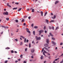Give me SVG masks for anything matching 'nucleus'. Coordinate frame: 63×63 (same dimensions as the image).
<instances>
[{"label":"nucleus","mask_w":63,"mask_h":63,"mask_svg":"<svg viewBox=\"0 0 63 63\" xmlns=\"http://www.w3.org/2000/svg\"><path fill=\"white\" fill-rule=\"evenodd\" d=\"M35 38L36 40H40L41 39V37H38L37 36H35Z\"/></svg>","instance_id":"1"},{"label":"nucleus","mask_w":63,"mask_h":63,"mask_svg":"<svg viewBox=\"0 0 63 63\" xmlns=\"http://www.w3.org/2000/svg\"><path fill=\"white\" fill-rule=\"evenodd\" d=\"M45 53H47V52H46V51H45V50H44V52H43V55H44L46 56V55H45Z\"/></svg>","instance_id":"2"},{"label":"nucleus","mask_w":63,"mask_h":63,"mask_svg":"<svg viewBox=\"0 0 63 63\" xmlns=\"http://www.w3.org/2000/svg\"><path fill=\"white\" fill-rule=\"evenodd\" d=\"M26 30H27V32H28V33H30V32L29 31V29L28 28L26 29Z\"/></svg>","instance_id":"3"},{"label":"nucleus","mask_w":63,"mask_h":63,"mask_svg":"<svg viewBox=\"0 0 63 63\" xmlns=\"http://www.w3.org/2000/svg\"><path fill=\"white\" fill-rule=\"evenodd\" d=\"M31 51L32 53H34V51H35V49L34 48L32 49L31 50Z\"/></svg>","instance_id":"4"},{"label":"nucleus","mask_w":63,"mask_h":63,"mask_svg":"<svg viewBox=\"0 0 63 63\" xmlns=\"http://www.w3.org/2000/svg\"><path fill=\"white\" fill-rule=\"evenodd\" d=\"M44 32V30H41L39 31V33H43Z\"/></svg>","instance_id":"5"},{"label":"nucleus","mask_w":63,"mask_h":63,"mask_svg":"<svg viewBox=\"0 0 63 63\" xmlns=\"http://www.w3.org/2000/svg\"><path fill=\"white\" fill-rule=\"evenodd\" d=\"M52 43L54 45H56V44L55 42H54V41H52Z\"/></svg>","instance_id":"6"},{"label":"nucleus","mask_w":63,"mask_h":63,"mask_svg":"<svg viewBox=\"0 0 63 63\" xmlns=\"http://www.w3.org/2000/svg\"><path fill=\"white\" fill-rule=\"evenodd\" d=\"M44 46L46 47H48V45L47 44H46L44 45Z\"/></svg>","instance_id":"7"},{"label":"nucleus","mask_w":63,"mask_h":63,"mask_svg":"<svg viewBox=\"0 0 63 63\" xmlns=\"http://www.w3.org/2000/svg\"><path fill=\"white\" fill-rule=\"evenodd\" d=\"M46 42L47 44H49V41L48 40H47Z\"/></svg>","instance_id":"8"},{"label":"nucleus","mask_w":63,"mask_h":63,"mask_svg":"<svg viewBox=\"0 0 63 63\" xmlns=\"http://www.w3.org/2000/svg\"><path fill=\"white\" fill-rule=\"evenodd\" d=\"M44 48L46 49V50H47V51H49V50L48 49H47V48L46 47H44Z\"/></svg>","instance_id":"9"},{"label":"nucleus","mask_w":63,"mask_h":63,"mask_svg":"<svg viewBox=\"0 0 63 63\" xmlns=\"http://www.w3.org/2000/svg\"><path fill=\"white\" fill-rule=\"evenodd\" d=\"M49 35H50L51 36V37H53V35L52 34H51V32H50L49 33Z\"/></svg>","instance_id":"10"},{"label":"nucleus","mask_w":63,"mask_h":63,"mask_svg":"<svg viewBox=\"0 0 63 63\" xmlns=\"http://www.w3.org/2000/svg\"><path fill=\"white\" fill-rule=\"evenodd\" d=\"M45 21H46V22H47V24H49V23H48V20L47 19H46Z\"/></svg>","instance_id":"11"},{"label":"nucleus","mask_w":63,"mask_h":63,"mask_svg":"<svg viewBox=\"0 0 63 63\" xmlns=\"http://www.w3.org/2000/svg\"><path fill=\"white\" fill-rule=\"evenodd\" d=\"M40 13L42 16H43V11H41L40 12Z\"/></svg>","instance_id":"12"},{"label":"nucleus","mask_w":63,"mask_h":63,"mask_svg":"<svg viewBox=\"0 0 63 63\" xmlns=\"http://www.w3.org/2000/svg\"><path fill=\"white\" fill-rule=\"evenodd\" d=\"M7 6L8 7H11V6L9 4V3H7Z\"/></svg>","instance_id":"13"},{"label":"nucleus","mask_w":63,"mask_h":63,"mask_svg":"<svg viewBox=\"0 0 63 63\" xmlns=\"http://www.w3.org/2000/svg\"><path fill=\"white\" fill-rule=\"evenodd\" d=\"M22 56H23V55H20V57L22 59L23 58V57H22Z\"/></svg>","instance_id":"14"},{"label":"nucleus","mask_w":63,"mask_h":63,"mask_svg":"<svg viewBox=\"0 0 63 63\" xmlns=\"http://www.w3.org/2000/svg\"><path fill=\"white\" fill-rule=\"evenodd\" d=\"M34 27L35 29H37V28H38V27L37 26H35Z\"/></svg>","instance_id":"15"},{"label":"nucleus","mask_w":63,"mask_h":63,"mask_svg":"<svg viewBox=\"0 0 63 63\" xmlns=\"http://www.w3.org/2000/svg\"><path fill=\"white\" fill-rule=\"evenodd\" d=\"M5 15H8V12H5Z\"/></svg>","instance_id":"16"},{"label":"nucleus","mask_w":63,"mask_h":63,"mask_svg":"<svg viewBox=\"0 0 63 63\" xmlns=\"http://www.w3.org/2000/svg\"><path fill=\"white\" fill-rule=\"evenodd\" d=\"M22 10V8H20L18 10V11H20Z\"/></svg>","instance_id":"17"},{"label":"nucleus","mask_w":63,"mask_h":63,"mask_svg":"<svg viewBox=\"0 0 63 63\" xmlns=\"http://www.w3.org/2000/svg\"><path fill=\"white\" fill-rule=\"evenodd\" d=\"M23 45V42H21L20 43V46H22Z\"/></svg>","instance_id":"18"},{"label":"nucleus","mask_w":63,"mask_h":63,"mask_svg":"<svg viewBox=\"0 0 63 63\" xmlns=\"http://www.w3.org/2000/svg\"><path fill=\"white\" fill-rule=\"evenodd\" d=\"M33 35H35V31H33Z\"/></svg>","instance_id":"19"},{"label":"nucleus","mask_w":63,"mask_h":63,"mask_svg":"<svg viewBox=\"0 0 63 63\" xmlns=\"http://www.w3.org/2000/svg\"><path fill=\"white\" fill-rule=\"evenodd\" d=\"M47 12H46L45 13V14L44 15V16H46V15H47Z\"/></svg>","instance_id":"20"},{"label":"nucleus","mask_w":63,"mask_h":63,"mask_svg":"<svg viewBox=\"0 0 63 63\" xmlns=\"http://www.w3.org/2000/svg\"><path fill=\"white\" fill-rule=\"evenodd\" d=\"M40 58H41V59H43V56H41Z\"/></svg>","instance_id":"21"},{"label":"nucleus","mask_w":63,"mask_h":63,"mask_svg":"<svg viewBox=\"0 0 63 63\" xmlns=\"http://www.w3.org/2000/svg\"><path fill=\"white\" fill-rule=\"evenodd\" d=\"M20 37H21V38H22L24 39H25V37H23V36H21Z\"/></svg>","instance_id":"22"},{"label":"nucleus","mask_w":63,"mask_h":63,"mask_svg":"<svg viewBox=\"0 0 63 63\" xmlns=\"http://www.w3.org/2000/svg\"><path fill=\"white\" fill-rule=\"evenodd\" d=\"M1 27H4V28H7V27L5 26H1Z\"/></svg>","instance_id":"23"},{"label":"nucleus","mask_w":63,"mask_h":63,"mask_svg":"<svg viewBox=\"0 0 63 63\" xmlns=\"http://www.w3.org/2000/svg\"><path fill=\"white\" fill-rule=\"evenodd\" d=\"M54 20H51L50 22V23H51V22H54Z\"/></svg>","instance_id":"24"},{"label":"nucleus","mask_w":63,"mask_h":63,"mask_svg":"<svg viewBox=\"0 0 63 63\" xmlns=\"http://www.w3.org/2000/svg\"><path fill=\"white\" fill-rule=\"evenodd\" d=\"M34 9H32V13H33V12H34Z\"/></svg>","instance_id":"25"},{"label":"nucleus","mask_w":63,"mask_h":63,"mask_svg":"<svg viewBox=\"0 0 63 63\" xmlns=\"http://www.w3.org/2000/svg\"><path fill=\"white\" fill-rule=\"evenodd\" d=\"M57 3H58V1H56L55 3V5H56V4H57Z\"/></svg>","instance_id":"26"},{"label":"nucleus","mask_w":63,"mask_h":63,"mask_svg":"<svg viewBox=\"0 0 63 63\" xmlns=\"http://www.w3.org/2000/svg\"><path fill=\"white\" fill-rule=\"evenodd\" d=\"M46 27L45 26L44 28V30H46Z\"/></svg>","instance_id":"27"},{"label":"nucleus","mask_w":63,"mask_h":63,"mask_svg":"<svg viewBox=\"0 0 63 63\" xmlns=\"http://www.w3.org/2000/svg\"><path fill=\"white\" fill-rule=\"evenodd\" d=\"M5 49H10V48L9 47H7L5 48Z\"/></svg>","instance_id":"28"},{"label":"nucleus","mask_w":63,"mask_h":63,"mask_svg":"<svg viewBox=\"0 0 63 63\" xmlns=\"http://www.w3.org/2000/svg\"><path fill=\"white\" fill-rule=\"evenodd\" d=\"M51 38L52 40H55V39L53 37H52Z\"/></svg>","instance_id":"29"},{"label":"nucleus","mask_w":63,"mask_h":63,"mask_svg":"<svg viewBox=\"0 0 63 63\" xmlns=\"http://www.w3.org/2000/svg\"><path fill=\"white\" fill-rule=\"evenodd\" d=\"M29 47L30 48L31 47V44L30 43L29 44Z\"/></svg>","instance_id":"30"},{"label":"nucleus","mask_w":63,"mask_h":63,"mask_svg":"<svg viewBox=\"0 0 63 63\" xmlns=\"http://www.w3.org/2000/svg\"><path fill=\"white\" fill-rule=\"evenodd\" d=\"M57 29H59V27H57L56 28L55 30H56Z\"/></svg>","instance_id":"31"},{"label":"nucleus","mask_w":63,"mask_h":63,"mask_svg":"<svg viewBox=\"0 0 63 63\" xmlns=\"http://www.w3.org/2000/svg\"><path fill=\"white\" fill-rule=\"evenodd\" d=\"M16 22H17V23L18 22V20H17V19L16 20Z\"/></svg>","instance_id":"32"},{"label":"nucleus","mask_w":63,"mask_h":63,"mask_svg":"<svg viewBox=\"0 0 63 63\" xmlns=\"http://www.w3.org/2000/svg\"><path fill=\"white\" fill-rule=\"evenodd\" d=\"M9 18H6V20H9Z\"/></svg>","instance_id":"33"},{"label":"nucleus","mask_w":63,"mask_h":63,"mask_svg":"<svg viewBox=\"0 0 63 63\" xmlns=\"http://www.w3.org/2000/svg\"><path fill=\"white\" fill-rule=\"evenodd\" d=\"M56 15H55L54 16V18H56Z\"/></svg>","instance_id":"34"},{"label":"nucleus","mask_w":63,"mask_h":63,"mask_svg":"<svg viewBox=\"0 0 63 63\" xmlns=\"http://www.w3.org/2000/svg\"><path fill=\"white\" fill-rule=\"evenodd\" d=\"M8 62V60H6L4 62L5 63H7Z\"/></svg>","instance_id":"35"},{"label":"nucleus","mask_w":63,"mask_h":63,"mask_svg":"<svg viewBox=\"0 0 63 63\" xmlns=\"http://www.w3.org/2000/svg\"><path fill=\"white\" fill-rule=\"evenodd\" d=\"M63 44V43H61L60 44V46L62 45Z\"/></svg>","instance_id":"36"},{"label":"nucleus","mask_w":63,"mask_h":63,"mask_svg":"<svg viewBox=\"0 0 63 63\" xmlns=\"http://www.w3.org/2000/svg\"><path fill=\"white\" fill-rule=\"evenodd\" d=\"M48 27L50 29H51V28L50 26H49Z\"/></svg>","instance_id":"37"},{"label":"nucleus","mask_w":63,"mask_h":63,"mask_svg":"<svg viewBox=\"0 0 63 63\" xmlns=\"http://www.w3.org/2000/svg\"><path fill=\"white\" fill-rule=\"evenodd\" d=\"M44 48H43L41 51V52H43V51H44Z\"/></svg>","instance_id":"38"},{"label":"nucleus","mask_w":63,"mask_h":63,"mask_svg":"<svg viewBox=\"0 0 63 63\" xmlns=\"http://www.w3.org/2000/svg\"><path fill=\"white\" fill-rule=\"evenodd\" d=\"M52 30H54V27H52Z\"/></svg>","instance_id":"39"},{"label":"nucleus","mask_w":63,"mask_h":63,"mask_svg":"<svg viewBox=\"0 0 63 63\" xmlns=\"http://www.w3.org/2000/svg\"><path fill=\"white\" fill-rule=\"evenodd\" d=\"M33 26H34V24H32L31 25L32 27H33Z\"/></svg>","instance_id":"40"},{"label":"nucleus","mask_w":63,"mask_h":63,"mask_svg":"<svg viewBox=\"0 0 63 63\" xmlns=\"http://www.w3.org/2000/svg\"><path fill=\"white\" fill-rule=\"evenodd\" d=\"M11 52L12 53H14V51L12 50H11Z\"/></svg>","instance_id":"41"},{"label":"nucleus","mask_w":63,"mask_h":63,"mask_svg":"<svg viewBox=\"0 0 63 63\" xmlns=\"http://www.w3.org/2000/svg\"><path fill=\"white\" fill-rule=\"evenodd\" d=\"M45 33H47V31L45 30Z\"/></svg>","instance_id":"42"},{"label":"nucleus","mask_w":63,"mask_h":63,"mask_svg":"<svg viewBox=\"0 0 63 63\" xmlns=\"http://www.w3.org/2000/svg\"><path fill=\"white\" fill-rule=\"evenodd\" d=\"M19 4V3L18 2H16V5H18Z\"/></svg>","instance_id":"43"},{"label":"nucleus","mask_w":63,"mask_h":63,"mask_svg":"<svg viewBox=\"0 0 63 63\" xmlns=\"http://www.w3.org/2000/svg\"><path fill=\"white\" fill-rule=\"evenodd\" d=\"M26 17H27V16H24V18H26Z\"/></svg>","instance_id":"44"},{"label":"nucleus","mask_w":63,"mask_h":63,"mask_svg":"<svg viewBox=\"0 0 63 63\" xmlns=\"http://www.w3.org/2000/svg\"><path fill=\"white\" fill-rule=\"evenodd\" d=\"M24 21V19H23L22 20V22H23Z\"/></svg>","instance_id":"45"},{"label":"nucleus","mask_w":63,"mask_h":63,"mask_svg":"<svg viewBox=\"0 0 63 63\" xmlns=\"http://www.w3.org/2000/svg\"><path fill=\"white\" fill-rule=\"evenodd\" d=\"M31 58H34V56H32L31 57Z\"/></svg>","instance_id":"46"},{"label":"nucleus","mask_w":63,"mask_h":63,"mask_svg":"<svg viewBox=\"0 0 63 63\" xmlns=\"http://www.w3.org/2000/svg\"><path fill=\"white\" fill-rule=\"evenodd\" d=\"M30 18H31V16H29L28 17V19H30Z\"/></svg>","instance_id":"47"},{"label":"nucleus","mask_w":63,"mask_h":63,"mask_svg":"<svg viewBox=\"0 0 63 63\" xmlns=\"http://www.w3.org/2000/svg\"><path fill=\"white\" fill-rule=\"evenodd\" d=\"M34 43V41H32V44H33Z\"/></svg>","instance_id":"48"},{"label":"nucleus","mask_w":63,"mask_h":63,"mask_svg":"<svg viewBox=\"0 0 63 63\" xmlns=\"http://www.w3.org/2000/svg\"><path fill=\"white\" fill-rule=\"evenodd\" d=\"M27 48H26L25 49V51H27Z\"/></svg>","instance_id":"49"},{"label":"nucleus","mask_w":63,"mask_h":63,"mask_svg":"<svg viewBox=\"0 0 63 63\" xmlns=\"http://www.w3.org/2000/svg\"><path fill=\"white\" fill-rule=\"evenodd\" d=\"M13 10H16V8H13Z\"/></svg>","instance_id":"50"},{"label":"nucleus","mask_w":63,"mask_h":63,"mask_svg":"<svg viewBox=\"0 0 63 63\" xmlns=\"http://www.w3.org/2000/svg\"><path fill=\"white\" fill-rule=\"evenodd\" d=\"M23 63H27L26 61H24Z\"/></svg>","instance_id":"51"},{"label":"nucleus","mask_w":63,"mask_h":63,"mask_svg":"<svg viewBox=\"0 0 63 63\" xmlns=\"http://www.w3.org/2000/svg\"><path fill=\"white\" fill-rule=\"evenodd\" d=\"M18 60L19 61H20V59H18Z\"/></svg>","instance_id":"52"},{"label":"nucleus","mask_w":63,"mask_h":63,"mask_svg":"<svg viewBox=\"0 0 63 63\" xmlns=\"http://www.w3.org/2000/svg\"><path fill=\"white\" fill-rule=\"evenodd\" d=\"M28 41H29V40H27L26 41L27 43H28Z\"/></svg>","instance_id":"53"},{"label":"nucleus","mask_w":63,"mask_h":63,"mask_svg":"<svg viewBox=\"0 0 63 63\" xmlns=\"http://www.w3.org/2000/svg\"><path fill=\"white\" fill-rule=\"evenodd\" d=\"M5 12H4L3 13V15H5Z\"/></svg>","instance_id":"54"},{"label":"nucleus","mask_w":63,"mask_h":63,"mask_svg":"<svg viewBox=\"0 0 63 63\" xmlns=\"http://www.w3.org/2000/svg\"><path fill=\"white\" fill-rule=\"evenodd\" d=\"M23 25H24V26H25V25H26V24H25V23H24V24H23Z\"/></svg>","instance_id":"55"},{"label":"nucleus","mask_w":63,"mask_h":63,"mask_svg":"<svg viewBox=\"0 0 63 63\" xmlns=\"http://www.w3.org/2000/svg\"><path fill=\"white\" fill-rule=\"evenodd\" d=\"M63 62V61L61 62H60V63H62Z\"/></svg>","instance_id":"56"},{"label":"nucleus","mask_w":63,"mask_h":63,"mask_svg":"<svg viewBox=\"0 0 63 63\" xmlns=\"http://www.w3.org/2000/svg\"><path fill=\"white\" fill-rule=\"evenodd\" d=\"M26 40H25L24 41V42L25 43H26Z\"/></svg>","instance_id":"57"},{"label":"nucleus","mask_w":63,"mask_h":63,"mask_svg":"<svg viewBox=\"0 0 63 63\" xmlns=\"http://www.w3.org/2000/svg\"><path fill=\"white\" fill-rule=\"evenodd\" d=\"M27 10V11H29L30 10L28 8Z\"/></svg>","instance_id":"58"},{"label":"nucleus","mask_w":63,"mask_h":63,"mask_svg":"<svg viewBox=\"0 0 63 63\" xmlns=\"http://www.w3.org/2000/svg\"><path fill=\"white\" fill-rule=\"evenodd\" d=\"M51 18H52V19H54V17H51Z\"/></svg>","instance_id":"59"},{"label":"nucleus","mask_w":63,"mask_h":63,"mask_svg":"<svg viewBox=\"0 0 63 63\" xmlns=\"http://www.w3.org/2000/svg\"><path fill=\"white\" fill-rule=\"evenodd\" d=\"M41 32H39V35H40L41 34Z\"/></svg>","instance_id":"60"},{"label":"nucleus","mask_w":63,"mask_h":63,"mask_svg":"<svg viewBox=\"0 0 63 63\" xmlns=\"http://www.w3.org/2000/svg\"><path fill=\"white\" fill-rule=\"evenodd\" d=\"M51 16H53V14H52V13H51Z\"/></svg>","instance_id":"61"},{"label":"nucleus","mask_w":63,"mask_h":63,"mask_svg":"<svg viewBox=\"0 0 63 63\" xmlns=\"http://www.w3.org/2000/svg\"><path fill=\"white\" fill-rule=\"evenodd\" d=\"M53 63H56L55 62V61H53Z\"/></svg>","instance_id":"62"},{"label":"nucleus","mask_w":63,"mask_h":63,"mask_svg":"<svg viewBox=\"0 0 63 63\" xmlns=\"http://www.w3.org/2000/svg\"><path fill=\"white\" fill-rule=\"evenodd\" d=\"M57 49V47H56L55 48V49Z\"/></svg>","instance_id":"63"},{"label":"nucleus","mask_w":63,"mask_h":63,"mask_svg":"<svg viewBox=\"0 0 63 63\" xmlns=\"http://www.w3.org/2000/svg\"><path fill=\"white\" fill-rule=\"evenodd\" d=\"M46 63V61H45L44 62V63Z\"/></svg>","instance_id":"64"}]
</instances>
